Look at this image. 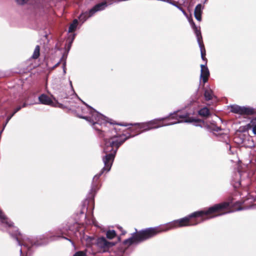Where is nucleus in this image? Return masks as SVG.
Returning <instances> with one entry per match:
<instances>
[{
	"mask_svg": "<svg viewBox=\"0 0 256 256\" xmlns=\"http://www.w3.org/2000/svg\"><path fill=\"white\" fill-rule=\"evenodd\" d=\"M73 256H86V251H78Z\"/></svg>",
	"mask_w": 256,
	"mask_h": 256,
	"instance_id": "23",
	"label": "nucleus"
},
{
	"mask_svg": "<svg viewBox=\"0 0 256 256\" xmlns=\"http://www.w3.org/2000/svg\"><path fill=\"white\" fill-rule=\"evenodd\" d=\"M70 243L72 244L74 246V241H70Z\"/></svg>",
	"mask_w": 256,
	"mask_h": 256,
	"instance_id": "35",
	"label": "nucleus"
},
{
	"mask_svg": "<svg viewBox=\"0 0 256 256\" xmlns=\"http://www.w3.org/2000/svg\"><path fill=\"white\" fill-rule=\"evenodd\" d=\"M166 228L163 224L142 230L138 232L136 229V232L132 234V236L126 240H144L150 238L161 232H166Z\"/></svg>",
	"mask_w": 256,
	"mask_h": 256,
	"instance_id": "5",
	"label": "nucleus"
},
{
	"mask_svg": "<svg viewBox=\"0 0 256 256\" xmlns=\"http://www.w3.org/2000/svg\"><path fill=\"white\" fill-rule=\"evenodd\" d=\"M254 110L250 107L242 106L240 114L252 115L254 113Z\"/></svg>",
	"mask_w": 256,
	"mask_h": 256,
	"instance_id": "15",
	"label": "nucleus"
},
{
	"mask_svg": "<svg viewBox=\"0 0 256 256\" xmlns=\"http://www.w3.org/2000/svg\"><path fill=\"white\" fill-rule=\"evenodd\" d=\"M189 22L196 35L197 41L199 47L200 49L201 58L203 60H204L206 62V58H205L206 50L204 49V44L202 42V36L201 34L200 28L196 26L192 20H189Z\"/></svg>",
	"mask_w": 256,
	"mask_h": 256,
	"instance_id": "8",
	"label": "nucleus"
},
{
	"mask_svg": "<svg viewBox=\"0 0 256 256\" xmlns=\"http://www.w3.org/2000/svg\"><path fill=\"white\" fill-rule=\"evenodd\" d=\"M190 114V112H186L184 114H181L180 112L178 111L173 114H172L168 118H162L160 119H156L148 122L146 123L143 124H134V125H138L139 129V133L146 132L151 129L157 128L164 126L174 124L181 122H194V125L196 126H200L208 130L220 132L218 134L222 136L224 139L228 138V136L226 134H224L220 132L222 129L220 127L218 126L214 122L210 124H206L204 121L200 120H194L191 119L188 116Z\"/></svg>",
	"mask_w": 256,
	"mask_h": 256,
	"instance_id": "3",
	"label": "nucleus"
},
{
	"mask_svg": "<svg viewBox=\"0 0 256 256\" xmlns=\"http://www.w3.org/2000/svg\"><path fill=\"white\" fill-rule=\"evenodd\" d=\"M204 96L206 100H212L214 95L212 90L210 88H206L204 90Z\"/></svg>",
	"mask_w": 256,
	"mask_h": 256,
	"instance_id": "17",
	"label": "nucleus"
},
{
	"mask_svg": "<svg viewBox=\"0 0 256 256\" xmlns=\"http://www.w3.org/2000/svg\"><path fill=\"white\" fill-rule=\"evenodd\" d=\"M118 240H120V236H118Z\"/></svg>",
	"mask_w": 256,
	"mask_h": 256,
	"instance_id": "40",
	"label": "nucleus"
},
{
	"mask_svg": "<svg viewBox=\"0 0 256 256\" xmlns=\"http://www.w3.org/2000/svg\"><path fill=\"white\" fill-rule=\"evenodd\" d=\"M38 100L40 103L45 105L52 106L54 103L52 98L44 94L38 96Z\"/></svg>",
	"mask_w": 256,
	"mask_h": 256,
	"instance_id": "12",
	"label": "nucleus"
},
{
	"mask_svg": "<svg viewBox=\"0 0 256 256\" xmlns=\"http://www.w3.org/2000/svg\"><path fill=\"white\" fill-rule=\"evenodd\" d=\"M232 202H224L221 204H216L208 209L194 212L190 214L172 221L164 224L166 231L172 228L180 227L187 226L196 225L200 222L218 216H221L226 212L218 214L224 209L230 208L232 205ZM234 208L230 212H234L243 210L240 206V202H234ZM229 212H226V213Z\"/></svg>",
	"mask_w": 256,
	"mask_h": 256,
	"instance_id": "2",
	"label": "nucleus"
},
{
	"mask_svg": "<svg viewBox=\"0 0 256 256\" xmlns=\"http://www.w3.org/2000/svg\"><path fill=\"white\" fill-rule=\"evenodd\" d=\"M51 97H52V98L54 100H55V98L54 97V96H51Z\"/></svg>",
	"mask_w": 256,
	"mask_h": 256,
	"instance_id": "39",
	"label": "nucleus"
},
{
	"mask_svg": "<svg viewBox=\"0 0 256 256\" xmlns=\"http://www.w3.org/2000/svg\"><path fill=\"white\" fill-rule=\"evenodd\" d=\"M28 105V104H26V102H24L23 104L22 105V106H20L22 108H24V107H26Z\"/></svg>",
	"mask_w": 256,
	"mask_h": 256,
	"instance_id": "31",
	"label": "nucleus"
},
{
	"mask_svg": "<svg viewBox=\"0 0 256 256\" xmlns=\"http://www.w3.org/2000/svg\"><path fill=\"white\" fill-rule=\"evenodd\" d=\"M70 96H72V98H70L71 99H76L78 98V96L75 93V92L72 86V82L70 81Z\"/></svg>",
	"mask_w": 256,
	"mask_h": 256,
	"instance_id": "22",
	"label": "nucleus"
},
{
	"mask_svg": "<svg viewBox=\"0 0 256 256\" xmlns=\"http://www.w3.org/2000/svg\"><path fill=\"white\" fill-rule=\"evenodd\" d=\"M142 241H96V246L98 248L100 253H105L110 252L112 246L118 245L116 252L118 254H124L128 255L133 250L132 246L138 245Z\"/></svg>",
	"mask_w": 256,
	"mask_h": 256,
	"instance_id": "4",
	"label": "nucleus"
},
{
	"mask_svg": "<svg viewBox=\"0 0 256 256\" xmlns=\"http://www.w3.org/2000/svg\"><path fill=\"white\" fill-rule=\"evenodd\" d=\"M97 240H106L104 237L102 236V237H100V238H98Z\"/></svg>",
	"mask_w": 256,
	"mask_h": 256,
	"instance_id": "32",
	"label": "nucleus"
},
{
	"mask_svg": "<svg viewBox=\"0 0 256 256\" xmlns=\"http://www.w3.org/2000/svg\"><path fill=\"white\" fill-rule=\"evenodd\" d=\"M78 25V20L76 19H74L69 26L68 36L66 40V42L68 43L67 53L70 50L72 44L76 34H74V32L76 30Z\"/></svg>",
	"mask_w": 256,
	"mask_h": 256,
	"instance_id": "10",
	"label": "nucleus"
},
{
	"mask_svg": "<svg viewBox=\"0 0 256 256\" xmlns=\"http://www.w3.org/2000/svg\"><path fill=\"white\" fill-rule=\"evenodd\" d=\"M28 1V0H16V2H17V3L19 4H21V5L24 4Z\"/></svg>",
	"mask_w": 256,
	"mask_h": 256,
	"instance_id": "24",
	"label": "nucleus"
},
{
	"mask_svg": "<svg viewBox=\"0 0 256 256\" xmlns=\"http://www.w3.org/2000/svg\"><path fill=\"white\" fill-rule=\"evenodd\" d=\"M65 240H71L70 238L65 237Z\"/></svg>",
	"mask_w": 256,
	"mask_h": 256,
	"instance_id": "37",
	"label": "nucleus"
},
{
	"mask_svg": "<svg viewBox=\"0 0 256 256\" xmlns=\"http://www.w3.org/2000/svg\"><path fill=\"white\" fill-rule=\"evenodd\" d=\"M248 130H252V132L256 134V120L252 119L250 122L247 124Z\"/></svg>",
	"mask_w": 256,
	"mask_h": 256,
	"instance_id": "16",
	"label": "nucleus"
},
{
	"mask_svg": "<svg viewBox=\"0 0 256 256\" xmlns=\"http://www.w3.org/2000/svg\"><path fill=\"white\" fill-rule=\"evenodd\" d=\"M241 182H242V181L236 182L235 184H234V186L235 188L238 187L240 186L242 184Z\"/></svg>",
	"mask_w": 256,
	"mask_h": 256,
	"instance_id": "27",
	"label": "nucleus"
},
{
	"mask_svg": "<svg viewBox=\"0 0 256 256\" xmlns=\"http://www.w3.org/2000/svg\"><path fill=\"white\" fill-rule=\"evenodd\" d=\"M119 124V125H120V126H124V124ZM129 125H132V124H130ZM124 126H127V125L125 124V125H124Z\"/></svg>",
	"mask_w": 256,
	"mask_h": 256,
	"instance_id": "36",
	"label": "nucleus"
},
{
	"mask_svg": "<svg viewBox=\"0 0 256 256\" xmlns=\"http://www.w3.org/2000/svg\"><path fill=\"white\" fill-rule=\"evenodd\" d=\"M84 104L86 106L85 108H82L84 114L78 116L90 123L93 128L98 132L99 136L104 138L103 152L106 154L102 156L104 167L100 173L96 174L93 178L88 195L89 200L86 199L82 202L80 210L74 214V222L72 224L70 222H68V230L76 237L78 234H81L79 230L80 226L84 224H88L86 220V213L88 211V206L90 202H92V209L94 208V198L95 194L99 189L98 180L100 177L105 172H107L110 170L118 148L128 138L124 135L118 134L116 128H112L110 131L106 132V128L108 123H110V125L114 124L110 122L106 117L90 106L84 102Z\"/></svg>",
	"mask_w": 256,
	"mask_h": 256,
	"instance_id": "1",
	"label": "nucleus"
},
{
	"mask_svg": "<svg viewBox=\"0 0 256 256\" xmlns=\"http://www.w3.org/2000/svg\"><path fill=\"white\" fill-rule=\"evenodd\" d=\"M226 147H227V148H228L230 149V150L231 146L229 144H228L227 143H226Z\"/></svg>",
	"mask_w": 256,
	"mask_h": 256,
	"instance_id": "33",
	"label": "nucleus"
},
{
	"mask_svg": "<svg viewBox=\"0 0 256 256\" xmlns=\"http://www.w3.org/2000/svg\"><path fill=\"white\" fill-rule=\"evenodd\" d=\"M90 240H93L91 238H89Z\"/></svg>",
	"mask_w": 256,
	"mask_h": 256,
	"instance_id": "42",
	"label": "nucleus"
},
{
	"mask_svg": "<svg viewBox=\"0 0 256 256\" xmlns=\"http://www.w3.org/2000/svg\"><path fill=\"white\" fill-rule=\"evenodd\" d=\"M248 169L249 170L248 176H251L254 175H256V156L254 160H252L248 166Z\"/></svg>",
	"mask_w": 256,
	"mask_h": 256,
	"instance_id": "14",
	"label": "nucleus"
},
{
	"mask_svg": "<svg viewBox=\"0 0 256 256\" xmlns=\"http://www.w3.org/2000/svg\"><path fill=\"white\" fill-rule=\"evenodd\" d=\"M106 238L110 240L114 238L116 236V231L113 230H106Z\"/></svg>",
	"mask_w": 256,
	"mask_h": 256,
	"instance_id": "18",
	"label": "nucleus"
},
{
	"mask_svg": "<svg viewBox=\"0 0 256 256\" xmlns=\"http://www.w3.org/2000/svg\"><path fill=\"white\" fill-rule=\"evenodd\" d=\"M40 47L37 45L34 50V53L32 56L33 59H37L40 56Z\"/></svg>",
	"mask_w": 256,
	"mask_h": 256,
	"instance_id": "21",
	"label": "nucleus"
},
{
	"mask_svg": "<svg viewBox=\"0 0 256 256\" xmlns=\"http://www.w3.org/2000/svg\"><path fill=\"white\" fill-rule=\"evenodd\" d=\"M198 114L203 116H208L210 114L209 110L206 108H203L198 111Z\"/></svg>",
	"mask_w": 256,
	"mask_h": 256,
	"instance_id": "20",
	"label": "nucleus"
},
{
	"mask_svg": "<svg viewBox=\"0 0 256 256\" xmlns=\"http://www.w3.org/2000/svg\"><path fill=\"white\" fill-rule=\"evenodd\" d=\"M178 8L182 12V14H183L184 16H188V15H187V14H186V12L183 10V8H182V6H180V7H178Z\"/></svg>",
	"mask_w": 256,
	"mask_h": 256,
	"instance_id": "26",
	"label": "nucleus"
},
{
	"mask_svg": "<svg viewBox=\"0 0 256 256\" xmlns=\"http://www.w3.org/2000/svg\"><path fill=\"white\" fill-rule=\"evenodd\" d=\"M254 119H255V120H256V118H254Z\"/></svg>",
	"mask_w": 256,
	"mask_h": 256,
	"instance_id": "45",
	"label": "nucleus"
},
{
	"mask_svg": "<svg viewBox=\"0 0 256 256\" xmlns=\"http://www.w3.org/2000/svg\"><path fill=\"white\" fill-rule=\"evenodd\" d=\"M238 174H239V175H240V176H242V174H241V172H238Z\"/></svg>",
	"mask_w": 256,
	"mask_h": 256,
	"instance_id": "38",
	"label": "nucleus"
},
{
	"mask_svg": "<svg viewBox=\"0 0 256 256\" xmlns=\"http://www.w3.org/2000/svg\"><path fill=\"white\" fill-rule=\"evenodd\" d=\"M70 104V106H74V102H71L70 100H66L65 101V104Z\"/></svg>",
	"mask_w": 256,
	"mask_h": 256,
	"instance_id": "25",
	"label": "nucleus"
},
{
	"mask_svg": "<svg viewBox=\"0 0 256 256\" xmlns=\"http://www.w3.org/2000/svg\"><path fill=\"white\" fill-rule=\"evenodd\" d=\"M200 78L202 79L204 83H206L208 80L210 76V72L206 64H201Z\"/></svg>",
	"mask_w": 256,
	"mask_h": 256,
	"instance_id": "11",
	"label": "nucleus"
},
{
	"mask_svg": "<svg viewBox=\"0 0 256 256\" xmlns=\"http://www.w3.org/2000/svg\"><path fill=\"white\" fill-rule=\"evenodd\" d=\"M58 106L60 108H64V106L62 104H57V106Z\"/></svg>",
	"mask_w": 256,
	"mask_h": 256,
	"instance_id": "30",
	"label": "nucleus"
},
{
	"mask_svg": "<svg viewBox=\"0 0 256 256\" xmlns=\"http://www.w3.org/2000/svg\"><path fill=\"white\" fill-rule=\"evenodd\" d=\"M120 230L122 232L121 235H124L126 233V232L122 230V227H118Z\"/></svg>",
	"mask_w": 256,
	"mask_h": 256,
	"instance_id": "28",
	"label": "nucleus"
},
{
	"mask_svg": "<svg viewBox=\"0 0 256 256\" xmlns=\"http://www.w3.org/2000/svg\"><path fill=\"white\" fill-rule=\"evenodd\" d=\"M204 8V6L202 4H198L194 9V15L195 18L198 20V21H201L202 20V10Z\"/></svg>",
	"mask_w": 256,
	"mask_h": 256,
	"instance_id": "13",
	"label": "nucleus"
},
{
	"mask_svg": "<svg viewBox=\"0 0 256 256\" xmlns=\"http://www.w3.org/2000/svg\"><path fill=\"white\" fill-rule=\"evenodd\" d=\"M0 225L2 229L6 228L8 230L12 238L15 240H22V234L18 231L16 227L14 226L13 222L4 214L0 210Z\"/></svg>",
	"mask_w": 256,
	"mask_h": 256,
	"instance_id": "6",
	"label": "nucleus"
},
{
	"mask_svg": "<svg viewBox=\"0 0 256 256\" xmlns=\"http://www.w3.org/2000/svg\"><path fill=\"white\" fill-rule=\"evenodd\" d=\"M242 107L238 105H232L231 106V112L235 113L240 114L242 112Z\"/></svg>",
	"mask_w": 256,
	"mask_h": 256,
	"instance_id": "19",
	"label": "nucleus"
},
{
	"mask_svg": "<svg viewBox=\"0 0 256 256\" xmlns=\"http://www.w3.org/2000/svg\"><path fill=\"white\" fill-rule=\"evenodd\" d=\"M92 224H94V225H96V224H95V222H94V220H92Z\"/></svg>",
	"mask_w": 256,
	"mask_h": 256,
	"instance_id": "41",
	"label": "nucleus"
},
{
	"mask_svg": "<svg viewBox=\"0 0 256 256\" xmlns=\"http://www.w3.org/2000/svg\"><path fill=\"white\" fill-rule=\"evenodd\" d=\"M64 54H65V56H66V52L65 51L64 52Z\"/></svg>",
	"mask_w": 256,
	"mask_h": 256,
	"instance_id": "44",
	"label": "nucleus"
},
{
	"mask_svg": "<svg viewBox=\"0 0 256 256\" xmlns=\"http://www.w3.org/2000/svg\"><path fill=\"white\" fill-rule=\"evenodd\" d=\"M115 2V0H106L104 2L99 3L92 8L88 12L81 14L79 16V20L84 22L88 18L92 16L96 12L104 10L108 6L112 4Z\"/></svg>",
	"mask_w": 256,
	"mask_h": 256,
	"instance_id": "7",
	"label": "nucleus"
},
{
	"mask_svg": "<svg viewBox=\"0 0 256 256\" xmlns=\"http://www.w3.org/2000/svg\"><path fill=\"white\" fill-rule=\"evenodd\" d=\"M61 64H62V67L63 70H64V62H62Z\"/></svg>",
	"mask_w": 256,
	"mask_h": 256,
	"instance_id": "34",
	"label": "nucleus"
},
{
	"mask_svg": "<svg viewBox=\"0 0 256 256\" xmlns=\"http://www.w3.org/2000/svg\"><path fill=\"white\" fill-rule=\"evenodd\" d=\"M48 238V234H45L43 235L42 238V239H44V240H47Z\"/></svg>",
	"mask_w": 256,
	"mask_h": 256,
	"instance_id": "29",
	"label": "nucleus"
},
{
	"mask_svg": "<svg viewBox=\"0 0 256 256\" xmlns=\"http://www.w3.org/2000/svg\"><path fill=\"white\" fill-rule=\"evenodd\" d=\"M18 244L20 246V254L22 251L31 250L34 247H38L43 245L46 244V242L42 241H17Z\"/></svg>",
	"mask_w": 256,
	"mask_h": 256,
	"instance_id": "9",
	"label": "nucleus"
},
{
	"mask_svg": "<svg viewBox=\"0 0 256 256\" xmlns=\"http://www.w3.org/2000/svg\"><path fill=\"white\" fill-rule=\"evenodd\" d=\"M64 58V54L62 55V58Z\"/></svg>",
	"mask_w": 256,
	"mask_h": 256,
	"instance_id": "43",
	"label": "nucleus"
}]
</instances>
